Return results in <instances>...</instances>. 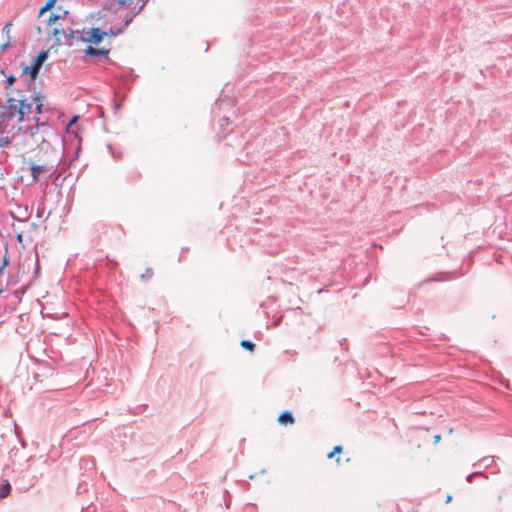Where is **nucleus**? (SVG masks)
Returning <instances> with one entry per match:
<instances>
[{
	"label": "nucleus",
	"instance_id": "8",
	"mask_svg": "<svg viewBox=\"0 0 512 512\" xmlns=\"http://www.w3.org/2000/svg\"><path fill=\"white\" fill-rule=\"evenodd\" d=\"M47 57H48V51H43V52H40L37 55V57L34 59V80L36 79V77L38 75L41 65L47 59Z\"/></svg>",
	"mask_w": 512,
	"mask_h": 512
},
{
	"label": "nucleus",
	"instance_id": "7",
	"mask_svg": "<svg viewBox=\"0 0 512 512\" xmlns=\"http://www.w3.org/2000/svg\"><path fill=\"white\" fill-rule=\"evenodd\" d=\"M34 102H36V109L39 114L52 111V107H51L50 103L46 100L45 96H42V95L35 96Z\"/></svg>",
	"mask_w": 512,
	"mask_h": 512
},
{
	"label": "nucleus",
	"instance_id": "18",
	"mask_svg": "<svg viewBox=\"0 0 512 512\" xmlns=\"http://www.w3.org/2000/svg\"><path fill=\"white\" fill-rule=\"evenodd\" d=\"M9 264V260H8V257L7 256H4L3 258V264L2 266L0 267V274H2L5 266H7Z\"/></svg>",
	"mask_w": 512,
	"mask_h": 512
},
{
	"label": "nucleus",
	"instance_id": "9",
	"mask_svg": "<svg viewBox=\"0 0 512 512\" xmlns=\"http://www.w3.org/2000/svg\"><path fill=\"white\" fill-rule=\"evenodd\" d=\"M84 52L88 56H105V57H107L109 54V49H106V48L97 49L92 46H88L84 50Z\"/></svg>",
	"mask_w": 512,
	"mask_h": 512
},
{
	"label": "nucleus",
	"instance_id": "17",
	"mask_svg": "<svg viewBox=\"0 0 512 512\" xmlns=\"http://www.w3.org/2000/svg\"><path fill=\"white\" fill-rule=\"evenodd\" d=\"M15 80L16 79H15V77L13 75L8 76L6 78V82H7L8 87L12 86L14 84Z\"/></svg>",
	"mask_w": 512,
	"mask_h": 512
},
{
	"label": "nucleus",
	"instance_id": "1",
	"mask_svg": "<svg viewBox=\"0 0 512 512\" xmlns=\"http://www.w3.org/2000/svg\"><path fill=\"white\" fill-rule=\"evenodd\" d=\"M55 3L56 0H47L40 8L37 16L36 29L40 35H44L48 39L53 37L55 42L59 43L61 37L65 35V31L62 25L63 16L52 10Z\"/></svg>",
	"mask_w": 512,
	"mask_h": 512
},
{
	"label": "nucleus",
	"instance_id": "16",
	"mask_svg": "<svg viewBox=\"0 0 512 512\" xmlns=\"http://www.w3.org/2000/svg\"><path fill=\"white\" fill-rule=\"evenodd\" d=\"M153 274H154L153 270L151 268H148V269H146V272L142 273L140 276H141V278L152 277Z\"/></svg>",
	"mask_w": 512,
	"mask_h": 512
},
{
	"label": "nucleus",
	"instance_id": "25",
	"mask_svg": "<svg viewBox=\"0 0 512 512\" xmlns=\"http://www.w3.org/2000/svg\"><path fill=\"white\" fill-rule=\"evenodd\" d=\"M451 500H452V496L448 495L447 498H446V503L451 502Z\"/></svg>",
	"mask_w": 512,
	"mask_h": 512
},
{
	"label": "nucleus",
	"instance_id": "14",
	"mask_svg": "<svg viewBox=\"0 0 512 512\" xmlns=\"http://www.w3.org/2000/svg\"><path fill=\"white\" fill-rule=\"evenodd\" d=\"M14 230L16 231L17 233V240L19 242V244L24 248V244H23V231L20 230L19 228H14Z\"/></svg>",
	"mask_w": 512,
	"mask_h": 512
},
{
	"label": "nucleus",
	"instance_id": "23",
	"mask_svg": "<svg viewBox=\"0 0 512 512\" xmlns=\"http://www.w3.org/2000/svg\"><path fill=\"white\" fill-rule=\"evenodd\" d=\"M8 46H9V43H8V42H6V43L2 44V45L0 46V48H1L2 50H4V49H6Z\"/></svg>",
	"mask_w": 512,
	"mask_h": 512
},
{
	"label": "nucleus",
	"instance_id": "5",
	"mask_svg": "<svg viewBox=\"0 0 512 512\" xmlns=\"http://www.w3.org/2000/svg\"><path fill=\"white\" fill-rule=\"evenodd\" d=\"M27 290H0V317L15 310L17 302Z\"/></svg>",
	"mask_w": 512,
	"mask_h": 512
},
{
	"label": "nucleus",
	"instance_id": "20",
	"mask_svg": "<svg viewBox=\"0 0 512 512\" xmlns=\"http://www.w3.org/2000/svg\"><path fill=\"white\" fill-rule=\"evenodd\" d=\"M23 72H24L25 74H28V73H29V74L32 76V66H25V67L23 68Z\"/></svg>",
	"mask_w": 512,
	"mask_h": 512
},
{
	"label": "nucleus",
	"instance_id": "24",
	"mask_svg": "<svg viewBox=\"0 0 512 512\" xmlns=\"http://www.w3.org/2000/svg\"><path fill=\"white\" fill-rule=\"evenodd\" d=\"M475 474H470L467 476V481L470 482L472 480V477L474 476Z\"/></svg>",
	"mask_w": 512,
	"mask_h": 512
},
{
	"label": "nucleus",
	"instance_id": "26",
	"mask_svg": "<svg viewBox=\"0 0 512 512\" xmlns=\"http://www.w3.org/2000/svg\"><path fill=\"white\" fill-rule=\"evenodd\" d=\"M6 143H7V140L0 139V145H1V146H2V145H4V144H6Z\"/></svg>",
	"mask_w": 512,
	"mask_h": 512
},
{
	"label": "nucleus",
	"instance_id": "6",
	"mask_svg": "<svg viewBox=\"0 0 512 512\" xmlns=\"http://www.w3.org/2000/svg\"><path fill=\"white\" fill-rule=\"evenodd\" d=\"M123 32V27L119 28H110L109 31L105 32L102 31L100 28H90V29H84L82 31V41L91 43V44H98L100 43L105 36L115 37Z\"/></svg>",
	"mask_w": 512,
	"mask_h": 512
},
{
	"label": "nucleus",
	"instance_id": "3",
	"mask_svg": "<svg viewBox=\"0 0 512 512\" xmlns=\"http://www.w3.org/2000/svg\"><path fill=\"white\" fill-rule=\"evenodd\" d=\"M147 3V0H117L112 4V8L123 16V28L130 24L133 17L137 15Z\"/></svg>",
	"mask_w": 512,
	"mask_h": 512
},
{
	"label": "nucleus",
	"instance_id": "19",
	"mask_svg": "<svg viewBox=\"0 0 512 512\" xmlns=\"http://www.w3.org/2000/svg\"><path fill=\"white\" fill-rule=\"evenodd\" d=\"M10 28H11V24H10V23L6 24V25L4 26V28H3V33H4V34H6V35H8V34H9V32H10Z\"/></svg>",
	"mask_w": 512,
	"mask_h": 512
},
{
	"label": "nucleus",
	"instance_id": "11",
	"mask_svg": "<svg viewBox=\"0 0 512 512\" xmlns=\"http://www.w3.org/2000/svg\"><path fill=\"white\" fill-rule=\"evenodd\" d=\"M278 422L282 425L293 424V415L290 412H284L278 417Z\"/></svg>",
	"mask_w": 512,
	"mask_h": 512
},
{
	"label": "nucleus",
	"instance_id": "21",
	"mask_svg": "<svg viewBox=\"0 0 512 512\" xmlns=\"http://www.w3.org/2000/svg\"><path fill=\"white\" fill-rule=\"evenodd\" d=\"M78 118H79L78 116H74V117L71 119V121L69 122V124H68V128H69V127H71L74 123H76V122H77V120H78Z\"/></svg>",
	"mask_w": 512,
	"mask_h": 512
},
{
	"label": "nucleus",
	"instance_id": "22",
	"mask_svg": "<svg viewBox=\"0 0 512 512\" xmlns=\"http://www.w3.org/2000/svg\"><path fill=\"white\" fill-rule=\"evenodd\" d=\"M440 439H441V436H440V435H435V436H434V442H435V443H438V442L440 441Z\"/></svg>",
	"mask_w": 512,
	"mask_h": 512
},
{
	"label": "nucleus",
	"instance_id": "10",
	"mask_svg": "<svg viewBox=\"0 0 512 512\" xmlns=\"http://www.w3.org/2000/svg\"><path fill=\"white\" fill-rule=\"evenodd\" d=\"M11 492V484L9 480L4 479L0 483V499L6 498Z\"/></svg>",
	"mask_w": 512,
	"mask_h": 512
},
{
	"label": "nucleus",
	"instance_id": "2",
	"mask_svg": "<svg viewBox=\"0 0 512 512\" xmlns=\"http://www.w3.org/2000/svg\"><path fill=\"white\" fill-rule=\"evenodd\" d=\"M31 105L22 98L8 97L7 105L1 106L7 119L18 117L19 121L29 120Z\"/></svg>",
	"mask_w": 512,
	"mask_h": 512
},
{
	"label": "nucleus",
	"instance_id": "28",
	"mask_svg": "<svg viewBox=\"0 0 512 512\" xmlns=\"http://www.w3.org/2000/svg\"><path fill=\"white\" fill-rule=\"evenodd\" d=\"M49 130H50V135L54 136V132L52 131V129L49 128Z\"/></svg>",
	"mask_w": 512,
	"mask_h": 512
},
{
	"label": "nucleus",
	"instance_id": "13",
	"mask_svg": "<svg viewBox=\"0 0 512 512\" xmlns=\"http://www.w3.org/2000/svg\"><path fill=\"white\" fill-rule=\"evenodd\" d=\"M341 452H342V446H340V445L335 446L333 451L328 453L327 457L329 459H332L336 454L341 453Z\"/></svg>",
	"mask_w": 512,
	"mask_h": 512
},
{
	"label": "nucleus",
	"instance_id": "15",
	"mask_svg": "<svg viewBox=\"0 0 512 512\" xmlns=\"http://www.w3.org/2000/svg\"><path fill=\"white\" fill-rule=\"evenodd\" d=\"M46 169V165H34L33 171H34V179L36 178V175Z\"/></svg>",
	"mask_w": 512,
	"mask_h": 512
},
{
	"label": "nucleus",
	"instance_id": "4",
	"mask_svg": "<svg viewBox=\"0 0 512 512\" xmlns=\"http://www.w3.org/2000/svg\"><path fill=\"white\" fill-rule=\"evenodd\" d=\"M15 331L17 334L23 337L24 345H25V357L28 360L32 359V354L29 350V340L27 339L30 333L32 332V322L30 321V314H20L18 316V322L16 323ZM24 361V355L20 354V362Z\"/></svg>",
	"mask_w": 512,
	"mask_h": 512
},
{
	"label": "nucleus",
	"instance_id": "27",
	"mask_svg": "<svg viewBox=\"0 0 512 512\" xmlns=\"http://www.w3.org/2000/svg\"><path fill=\"white\" fill-rule=\"evenodd\" d=\"M43 143L46 144V146H50V143L46 139H43Z\"/></svg>",
	"mask_w": 512,
	"mask_h": 512
},
{
	"label": "nucleus",
	"instance_id": "12",
	"mask_svg": "<svg viewBox=\"0 0 512 512\" xmlns=\"http://www.w3.org/2000/svg\"><path fill=\"white\" fill-rule=\"evenodd\" d=\"M240 345H241V347H243L244 349L249 350V351H253L254 347H255L254 343H252L251 341H248V340L241 341Z\"/></svg>",
	"mask_w": 512,
	"mask_h": 512
}]
</instances>
